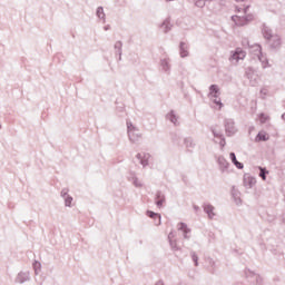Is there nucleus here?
<instances>
[{"mask_svg": "<svg viewBox=\"0 0 285 285\" xmlns=\"http://www.w3.org/2000/svg\"><path fill=\"white\" fill-rule=\"evenodd\" d=\"M194 210L197 213V210H199V206L194 205Z\"/></svg>", "mask_w": 285, "mask_h": 285, "instance_id": "58836bf2", "label": "nucleus"}, {"mask_svg": "<svg viewBox=\"0 0 285 285\" xmlns=\"http://www.w3.org/2000/svg\"><path fill=\"white\" fill-rule=\"evenodd\" d=\"M179 52H180V57L183 59L188 57V46H186V42H180Z\"/></svg>", "mask_w": 285, "mask_h": 285, "instance_id": "412c9836", "label": "nucleus"}, {"mask_svg": "<svg viewBox=\"0 0 285 285\" xmlns=\"http://www.w3.org/2000/svg\"><path fill=\"white\" fill-rule=\"evenodd\" d=\"M33 269H35L36 275H39V273H41V263L36 261L33 263Z\"/></svg>", "mask_w": 285, "mask_h": 285, "instance_id": "cd10ccee", "label": "nucleus"}, {"mask_svg": "<svg viewBox=\"0 0 285 285\" xmlns=\"http://www.w3.org/2000/svg\"><path fill=\"white\" fill-rule=\"evenodd\" d=\"M208 97H209V99L213 100L214 104H216V106H219V108H222L223 104H222V99L219 98V86L212 85L209 87Z\"/></svg>", "mask_w": 285, "mask_h": 285, "instance_id": "7ed1b4c3", "label": "nucleus"}, {"mask_svg": "<svg viewBox=\"0 0 285 285\" xmlns=\"http://www.w3.org/2000/svg\"><path fill=\"white\" fill-rule=\"evenodd\" d=\"M156 206L158 208H161L164 206V203L166 202V195H164V193L161 191H157L156 193Z\"/></svg>", "mask_w": 285, "mask_h": 285, "instance_id": "4468645a", "label": "nucleus"}, {"mask_svg": "<svg viewBox=\"0 0 285 285\" xmlns=\"http://www.w3.org/2000/svg\"><path fill=\"white\" fill-rule=\"evenodd\" d=\"M195 6L197 8H204V6H206V0H196Z\"/></svg>", "mask_w": 285, "mask_h": 285, "instance_id": "7c9ffc66", "label": "nucleus"}, {"mask_svg": "<svg viewBox=\"0 0 285 285\" xmlns=\"http://www.w3.org/2000/svg\"><path fill=\"white\" fill-rule=\"evenodd\" d=\"M147 216H149L151 219H158L157 223H155L156 226H161V215L151 212V210H147Z\"/></svg>", "mask_w": 285, "mask_h": 285, "instance_id": "6ab92c4d", "label": "nucleus"}, {"mask_svg": "<svg viewBox=\"0 0 285 285\" xmlns=\"http://www.w3.org/2000/svg\"><path fill=\"white\" fill-rule=\"evenodd\" d=\"M190 255H191L193 262L195 263V266H199V256H197V253L191 252Z\"/></svg>", "mask_w": 285, "mask_h": 285, "instance_id": "c85d7f7f", "label": "nucleus"}, {"mask_svg": "<svg viewBox=\"0 0 285 285\" xmlns=\"http://www.w3.org/2000/svg\"><path fill=\"white\" fill-rule=\"evenodd\" d=\"M127 130H128V137L129 141L131 144H137L141 139V134H139V129L132 126V122H127Z\"/></svg>", "mask_w": 285, "mask_h": 285, "instance_id": "f03ea898", "label": "nucleus"}, {"mask_svg": "<svg viewBox=\"0 0 285 285\" xmlns=\"http://www.w3.org/2000/svg\"><path fill=\"white\" fill-rule=\"evenodd\" d=\"M60 195H61L62 199L67 198L69 196L68 195V189H66V188L62 189Z\"/></svg>", "mask_w": 285, "mask_h": 285, "instance_id": "f704fd0d", "label": "nucleus"}, {"mask_svg": "<svg viewBox=\"0 0 285 285\" xmlns=\"http://www.w3.org/2000/svg\"><path fill=\"white\" fill-rule=\"evenodd\" d=\"M0 130H1V122H0Z\"/></svg>", "mask_w": 285, "mask_h": 285, "instance_id": "49530a36", "label": "nucleus"}, {"mask_svg": "<svg viewBox=\"0 0 285 285\" xmlns=\"http://www.w3.org/2000/svg\"><path fill=\"white\" fill-rule=\"evenodd\" d=\"M248 12V7L244 8V13L247 14Z\"/></svg>", "mask_w": 285, "mask_h": 285, "instance_id": "a19ab883", "label": "nucleus"}, {"mask_svg": "<svg viewBox=\"0 0 285 285\" xmlns=\"http://www.w3.org/2000/svg\"><path fill=\"white\" fill-rule=\"evenodd\" d=\"M173 237H175V235L173 233H169V235H168L169 242L173 240Z\"/></svg>", "mask_w": 285, "mask_h": 285, "instance_id": "4c0bfd02", "label": "nucleus"}, {"mask_svg": "<svg viewBox=\"0 0 285 285\" xmlns=\"http://www.w3.org/2000/svg\"><path fill=\"white\" fill-rule=\"evenodd\" d=\"M229 159L232 160L234 166H236V168H238L239 170H242V168H244V164H242L237 160V156L235 155V153L229 154Z\"/></svg>", "mask_w": 285, "mask_h": 285, "instance_id": "aec40b11", "label": "nucleus"}, {"mask_svg": "<svg viewBox=\"0 0 285 285\" xmlns=\"http://www.w3.org/2000/svg\"><path fill=\"white\" fill-rule=\"evenodd\" d=\"M214 137H216L217 139H222V137H224V135L215 129L212 130Z\"/></svg>", "mask_w": 285, "mask_h": 285, "instance_id": "473e14b6", "label": "nucleus"}, {"mask_svg": "<svg viewBox=\"0 0 285 285\" xmlns=\"http://www.w3.org/2000/svg\"><path fill=\"white\" fill-rule=\"evenodd\" d=\"M131 181H132V184H134V186H135L136 188H141V186H144V185L141 184V181H139V178H137V177H132V178H131Z\"/></svg>", "mask_w": 285, "mask_h": 285, "instance_id": "c756f323", "label": "nucleus"}, {"mask_svg": "<svg viewBox=\"0 0 285 285\" xmlns=\"http://www.w3.org/2000/svg\"><path fill=\"white\" fill-rule=\"evenodd\" d=\"M167 1H173V0H167Z\"/></svg>", "mask_w": 285, "mask_h": 285, "instance_id": "de8ad7c7", "label": "nucleus"}, {"mask_svg": "<svg viewBox=\"0 0 285 285\" xmlns=\"http://www.w3.org/2000/svg\"><path fill=\"white\" fill-rule=\"evenodd\" d=\"M262 32L272 50H279V48H282V38L278 35H273V29L264 24Z\"/></svg>", "mask_w": 285, "mask_h": 285, "instance_id": "f257e3e1", "label": "nucleus"}, {"mask_svg": "<svg viewBox=\"0 0 285 285\" xmlns=\"http://www.w3.org/2000/svg\"><path fill=\"white\" fill-rule=\"evenodd\" d=\"M104 30H110V26H106Z\"/></svg>", "mask_w": 285, "mask_h": 285, "instance_id": "79ce46f5", "label": "nucleus"}, {"mask_svg": "<svg viewBox=\"0 0 285 285\" xmlns=\"http://www.w3.org/2000/svg\"><path fill=\"white\" fill-rule=\"evenodd\" d=\"M244 59H246V51L242 48H236L229 57V61H232V63H239V61H244Z\"/></svg>", "mask_w": 285, "mask_h": 285, "instance_id": "20e7f679", "label": "nucleus"}, {"mask_svg": "<svg viewBox=\"0 0 285 285\" xmlns=\"http://www.w3.org/2000/svg\"><path fill=\"white\" fill-rule=\"evenodd\" d=\"M151 157L153 156L149 153H138L136 155V159H138L139 164L142 165V168L148 166Z\"/></svg>", "mask_w": 285, "mask_h": 285, "instance_id": "423d86ee", "label": "nucleus"}, {"mask_svg": "<svg viewBox=\"0 0 285 285\" xmlns=\"http://www.w3.org/2000/svg\"><path fill=\"white\" fill-rule=\"evenodd\" d=\"M217 164L222 173H226V170H228V166H230V164L228 163V160H226V158H224V156H219L217 158Z\"/></svg>", "mask_w": 285, "mask_h": 285, "instance_id": "f8f14e48", "label": "nucleus"}, {"mask_svg": "<svg viewBox=\"0 0 285 285\" xmlns=\"http://www.w3.org/2000/svg\"><path fill=\"white\" fill-rule=\"evenodd\" d=\"M254 48L258 52V61H261L263 68H268V59L262 56V46L255 45Z\"/></svg>", "mask_w": 285, "mask_h": 285, "instance_id": "9d476101", "label": "nucleus"}, {"mask_svg": "<svg viewBox=\"0 0 285 285\" xmlns=\"http://www.w3.org/2000/svg\"><path fill=\"white\" fill-rule=\"evenodd\" d=\"M256 141H268V134L261 131L256 136Z\"/></svg>", "mask_w": 285, "mask_h": 285, "instance_id": "a878e982", "label": "nucleus"}, {"mask_svg": "<svg viewBox=\"0 0 285 285\" xmlns=\"http://www.w3.org/2000/svg\"><path fill=\"white\" fill-rule=\"evenodd\" d=\"M155 285H164V281H158Z\"/></svg>", "mask_w": 285, "mask_h": 285, "instance_id": "ea45409f", "label": "nucleus"}, {"mask_svg": "<svg viewBox=\"0 0 285 285\" xmlns=\"http://www.w3.org/2000/svg\"><path fill=\"white\" fill-rule=\"evenodd\" d=\"M259 177L263 179V181H266V175H268V170L264 167H259Z\"/></svg>", "mask_w": 285, "mask_h": 285, "instance_id": "bb28decb", "label": "nucleus"}, {"mask_svg": "<svg viewBox=\"0 0 285 285\" xmlns=\"http://www.w3.org/2000/svg\"><path fill=\"white\" fill-rule=\"evenodd\" d=\"M225 132L227 137H233L237 132V127H235V120L228 118L225 119Z\"/></svg>", "mask_w": 285, "mask_h": 285, "instance_id": "39448f33", "label": "nucleus"}, {"mask_svg": "<svg viewBox=\"0 0 285 285\" xmlns=\"http://www.w3.org/2000/svg\"><path fill=\"white\" fill-rule=\"evenodd\" d=\"M72 204V197L69 195L65 198V206L70 207Z\"/></svg>", "mask_w": 285, "mask_h": 285, "instance_id": "2f4dec72", "label": "nucleus"}, {"mask_svg": "<svg viewBox=\"0 0 285 285\" xmlns=\"http://www.w3.org/2000/svg\"><path fill=\"white\" fill-rule=\"evenodd\" d=\"M232 195L234 197L235 204H237V206H239V204H242V198L239 197V191L237 189H235V187H233V189H232Z\"/></svg>", "mask_w": 285, "mask_h": 285, "instance_id": "b1692460", "label": "nucleus"}, {"mask_svg": "<svg viewBox=\"0 0 285 285\" xmlns=\"http://www.w3.org/2000/svg\"><path fill=\"white\" fill-rule=\"evenodd\" d=\"M16 284H24V282H30V272H20L16 276Z\"/></svg>", "mask_w": 285, "mask_h": 285, "instance_id": "6e6552de", "label": "nucleus"}, {"mask_svg": "<svg viewBox=\"0 0 285 285\" xmlns=\"http://www.w3.org/2000/svg\"><path fill=\"white\" fill-rule=\"evenodd\" d=\"M282 119H284V120H285V114H283V115H282Z\"/></svg>", "mask_w": 285, "mask_h": 285, "instance_id": "37998d69", "label": "nucleus"}, {"mask_svg": "<svg viewBox=\"0 0 285 285\" xmlns=\"http://www.w3.org/2000/svg\"><path fill=\"white\" fill-rule=\"evenodd\" d=\"M206 1H213V0H205V3H206Z\"/></svg>", "mask_w": 285, "mask_h": 285, "instance_id": "a18cd8bd", "label": "nucleus"}, {"mask_svg": "<svg viewBox=\"0 0 285 285\" xmlns=\"http://www.w3.org/2000/svg\"><path fill=\"white\" fill-rule=\"evenodd\" d=\"M161 28H163L165 35H167V32H170L173 30V24L170 23V18H167L164 20V22L161 23Z\"/></svg>", "mask_w": 285, "mask_h": 285, "instance_id": "a211bd4d", "label": "nucleus"}, {"mask_svg": "<svg viewBox=\"0 0 285 285\" xmlns=\"http://www.w3.org/2000/svg\"><path fill=\"white\" fill-rule=\"evenodd\" d=\"M184 145L186 146V148H188V150H194L196 146L195 140H193V138H185Z\"/></svg>", "mask_w": 285, "mask_h": 285, "instance_id": "5701e85b", "label": "nucleus"}, {"mask_svg": "<svg viewBox=\"0 0 285 285\" xmlns=\"http://www.w3.org/2000/svg\"><path fill=\"white\" fill-rule=\"evenodd\" d=\"M247 79L250 81L252 86H257V77H255V71L253 68L248 67L245 71Z\"/></svg>", "mask_w": 285, "mask_h": 285, "instance_id": "9b49d317", "label": "nucleus"}, {"mask_svg": "<svg viewBox=\"0 0 285 285\" xmlns=\"http://www.w3.org/2000/svg\"><path fill=\"white\" fill-rule=\"evenodd\" d=\"M157 220H156V224H157V222H159V218H156Z\"/></svg>", "mask_w": 285, "mask_h": 285, "instance_id": "c03bdc74", "label": "nucleus"}, {"mask_svg": "<svg viewBox=\"0 0 285 285\" xmlns=\"http://www.w3.org/2000/svg\"><path fill=\"white\" fill-rule=\"evenodd\" d=\"M160 66L166 75H170V59H161Z\"/></svg>", "mask_w": 285, "mask_h": 285, "instance_id": "f3484780", "label": "nucleus"}, {"mask_svg": "<svg viewBox=\"0 0 285 285\" xmlns=\"http://www.w3.org/2000/svg\"><path fill=\"white\" fill-rule=\"evenodd\" d=\"M219 146L220 148H224V146H226V138H224V136L220 137Z\"/></svg>", "mask_w": 285, "mask_h": 285, "instance_id": "c9c22d12", "label": "nucleus"}, {"mask_svg": "<svg viewBox=\"0 0 285 285\" xmlns=\"http://www.w3.org/2000/svg\"><path fill=\"white\" fill-rule=\"evenodd\" d=\"M169 244H170L173 250H179V248L177 247V242H175V240H169Z\"/></svg>", "mask_w": 285, "mask_h": 285, "instance_id": "72a5a7b5", "label": "nucleus"}, {"mask_svg": "<svg viewBox=\"0 0 285 285\" xmlns=\"http://www.w3.org/2000/svg\"><path fill=\"white\" fill-rule=\"evenodd\" d=\"M96 14H97L98 19H101V21H104V23H106V13L104 12V7H98Z\"/></svg>", "mask_w": 285, "mask_h": 285, "instance_id": "393cba45", "label": "nucleus"}, {"mask_svg": "<svg viewBox=\"0 0 285 285\" xmlns=\"http://www.w3.org/2000/svg\"><path fill=\"white\" fill-rule=\"evenodd\" d=\"M178 230H183L184 239H190V236H188V233H190V228H188V225H186V223H179Z\"/></svg>", "mask_w": 285, "mask_h": 285, "instance_id": "2eb2a0df", "label": "nucleus"}, {"mask_svg": "<svg viewBox=\"0 0 285 285\" xmlns=\"http://www.w3.org/2000/svg\"><path fill=\"white\" fill-rule=\"evenodd\" d=\"M114 48L116 50V55H119L118 61H121V52H122L124 43L121 41H117L114 45Z\"/></svg>", "mask_w": 285, "mask_h": 285, "instance_id": "4be33fe9", "label": "nucleus"}, {"mask_svg": "<svg viewBox=\"0 0 285 285\" xmlns=\"http://www.w3.org/2000/svg\"><path fill=\"white\" fill-rule=\"evenodd\" d=\"M243 184H244L245 188H253V186H255V184H257V180L254 177L245 176Z\"/></svg>", "mask_w": 285, "mask_h": 285, "instance_id": "ddd939ff", "label": "nucleus"}, {"mask_svg": "<svg viewBox=\"0 0 285 285\" xmlns=\"http://www.w3.org/2000/svg\"><path fill=\"white\" fill-rule=\"evenodd\" d=\"M233 21H235L236 26H246L249 21H253V14H247L244 17H232Z\"/></svg>", "mask_w": 285, "mask_h": 285, "instance_id": "0eeeda50", "label": "nucleus"}, {"mask_svg": "<svg viewBox=\"0 0 285 285\" xmlns=\"http://www.w3.org/2000/svg\"><path fill=\"white\" fill-rule=\"evenodd\" d=\"M166 119L170 120L174 126H179V117L175 114V110H171L169 114L166 115Z\"/></svg>", "mask_w": 285, "mask_h": 285, "instance_id": "dca6fc26", "label": "nucleus"}, {"mask_svg": "<svg viewBox=\"0 0 285 285\" xmlns=\"http://www.w3.org/2000/svg\"><path fill=\"white\" fill-rule=\"evenodd\" d=\"M261 121L264 124L266 121V116L264 114H261Z\"/></svg>", "mask_w": 285, "mask_h": 285, "instance_id": "e433bc0d", "label": "nucleus"}, {"mask_svg": "<svg viewBox=\"0 0 285 285\" xmlns=\"http://www.w3.org/2000/svg\"><path fill=\"white\" fill-rule=\"evenodd\" d=\"M203 210L206 213L208 219H214L215 218V206L210 204H204L203 205Z\"/></svg>", "mask_w": 285, "mask_h": 285, "instance_id": "1a4fd4ad", "label": "nucleus"}]
</instances>
